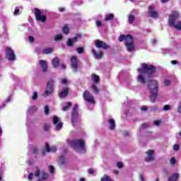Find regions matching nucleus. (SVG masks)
Returning a JSON list of instances; mask_svg holds the SVG:
<instances>
[{
	"instance_id": "f257e3e1",
	"label": "nucleus",
	"mask_w": 181,
	"mask_h": 181,
	"mask_svg": "<svg viewBox=\"0 0 181 181\" xmlns=\"http://www.w3.org/2000/svg\"><path fill=\"white\" fill-rule=\"evenodd\" d=\"M137 71L140 73L137 78V81L141 84L146 83L144 76L147 75V86L150 91V101L151 103H156V98H158V95H159V83L158 81L151 79V77H153V74L156 73V66L144 63L142 64V67L139 68Z\"/></svg>"
},
{
	"instance_id": "f03ea898",
	"label": "nucleus",
	"mask_w": 181,
	"mask_h": 181,
	"mask_svg": "<svg viewBox=\"0 0 181 181\" xmlns=\"http://www.w3.org/2000/svg\"><path fill=\"white\" fill-rule=\"evenodd\" d=\"M180 15L177 11H173L169 16V25L177 30H181V21H178Z\"/></svg>"
},
{
	"instance_id": "7ed1b4c3",
	"label": "nucleus",
	"mask_w": 181,
	"mask_h": 181,
	"mask_svg": "<svg viewBox=\"0 0 181 181\" xmlns=\"http://www.w3.org/2000/svg\"><path fill=\"white\" fill-rule=\"evenodd\" d=\"M71 119L73 127H76L77 124L80 122V119L78 118V104H75L74 105Z\"/></svg>"
},
{
	"instance_id": "20e7f679",
	"label": "nucleus",
	"mask_w": 181,
	"mask_h": 181,
	"mask_svg": "<svg viewBox=\"0 0 181 181\" xmlns=\"http://www.w3.org/2000/svg\"><path fill=\"white\" fill-rule=\"evenodd\" d=\"M54 80L53 79H49L47 83V87L45 90V93H43V97H49L50 94L53 93V91H54Z\"/></svg>"
},
{
	"instance_id": "39448f33",
	"label": "nucleus",
	"mask_w": 181,
	"mask_h": 181,
	"mask_svg": "<svg viewBox=\"0 0 181 181\" xmlns=\"http://www.w3.org/2000/svg\"><path fill=\"white\" fill-rule=\"evenodd\" d=\"M69 144L72 148H76L77 146H79L80 149L83 151V153H86V148H85L86 143L84 140L79 139L77 140L71 141Z\"/></svg>"
},
{
	"instance_id": "423d86ee",
	"label": "nucleus",
	"mask_w": 181,
	"mask_h": 181,
	"mask_svg": "<svg viewBox=\"0 0 181 181\" xmlns=\"http://www.w3.org/2000/svg\"><path fill=\"white\" fill-rule=\"evenodd\" d=\"M35 11V19L37 22H42V23H45L46 21H47V17L46 16L42 15V11L40 9L35 8H34Z\"/></svg>"
},
{
	"instance_id": "0eeeda50",
	"label": "nucleus",
	"mask_w": 181,
	"mask_h": 181,
	"mask_svg": "<svg viewBox=\"0 0 181 181\" xmlns=\"http://www.w3.org/2000/svg\"><path fill=\"white\" fill-rule=\"evenodd\" d=\"M6 57L10 62H13L16 59L15 52H13V50L9 47H6Z\"/></svg>"
},
{
	"instance_id": "6e6552de",
	"label": "nucleus",
	"mask_w": 181,
	"mask_h": 181,
	"mask_svg": "<svg viewBox=\"0 0 181 181\" xmlns=\"http://www.w3.org/2000/svg\"><path fill=\"white\" fill-rule=\"evenodd\" d=\"M95 45L97 49H103L104 50H107V49L111 47L110 45H107L105 42L99 40L95 41Z\"/></svg>"
},
{
	"instance_id": "1a4fd4ad",
	"label": "nucleus",
	"mask_w": 181,
	"mask_h": 181,
	"mask_svg": "<svg viewBox=\"0 0 181 181\" xmlns=\"http://www.w3.org/2000/svg\"><path fill=\"white\" fill-rule=\"evenodd\" d=\"M83 100L90 103V104H95V101L94 100V97L91 95V93L88 90H85L83 93Z\"/></svg>"
},
{
	"instance_id": "9d476101",
	"label": "nucleus",
	"mask_w": 181,
	"mask_h": 181,
	"mask_svg": "<svg viewBox=\"0 0 181 181\" xmlns=\"http://www.w3.org/2000/svg\"><path fill=\"white\" fill-rule=\"evenodd\" d=\"M134 43V37L132 36V38L129 39L124 44L127 47V52H134L135 50V45Z\"/></svg>"
},
{
	"instance_id": "9b49d317",
	"label": "nucleus",
	"mask_w": 181,
	"mask_h": 181,
	"mask_svg": "<svg viewBox=\"0 0 181 181\" xmlns=\"http://www.w3.org/2000/svg\"><path fill=\"white\" fill-rule=\"evenodd\" d=\"M71 66L74 70V71L76 73L78 70V62L77 61V57L72 56L71 57Z\"/></svg>"
},
{
	"instance_id": "f8f14e48",
	"label": "nucleus",
	"mask_w": 181,
	"mask_h": 181,
	"mask_svg": "<svg viewBox=\"0 0 181 181\" xmlns=\"http://www.w3.org/2000/svg\"><path fill=\"white\" fill-rule=\"evenodd\" d=\"M148 15L151 16V18L154 19H156V18L159 16V13L155 10V7L153 6H148Z\"/></svg>"
},
{
	"instance_id": "ddd939ff",
	"label": "nucleus",
	"mask_w": 181,
	"mask_h": 181,
	"mask_svg": "<svg viewBox=\"0 0 181 181\" xmlns=\"http://www.w3.org/2000/svg\"><path fill=\"white\" fill-rule=\"evenodd\" d=\"M147 157L145 158L146 162H152L155 160V157L153 155H155V151L153 150H148L146 152Z\"/></svg>"
},
{
	"instance_id": "4468645a",
	"label": "nucleus",
	"mask_w": 181,
	"mask_h": 181,
	"mask_svg": "<svg viewBox=\"0 0 181 181\" xmlns=\"http://www.w3.org/2000/svg\"><path fill=\"white\" fill-rule=\"evenodd\" d=\"M49 177H50L49 173L45 171H42L41 176L38 177L37 181H46L49 180Z\"/></svg>"
},
{
	"instance_id": "2eb2a0df",
	"label": "nucleus",
	"mask_w": 181,
	"mask_h": 181,
	"mask_svg": "<svg viewBox=\"0 0 181 181\" xmlns=\"http://www.w3.org/2000/svg\"><path fill=\"white\" fill-rule=\"evenodd\" d=\"M132 39V35L128 34L127 35H121L119 37V42H124V45L127 43V42L129 40Z\"/></svg>"
},
{
	"instance_id": "dca6fc26",
	"label": "nucleus",
	"mask_w": 181,
	"mask_h": 181,
	"mask_svg": "<svg viewBox=\"0 0 181 181\" xmlns=\"http://www.w3.org/2000/svg\"><path fill=\"white\" fill-rule=\"evenodd\" d=\"M69 95V88H64L59 93V98H66Z\"/></svg>"
},
{
	"instance_id": "f3484780",
	"label": "nucleus",
	"mask_w": 181,
	"mask_h": 181,
	"mask_svg": "<svg viewBox=\"0 0 181 181\" xmlns=\"http://www.w3.org/2000/svg\"><path fill=\"white\" fill-rule=\"evenodd\" d=\"M40 66H41L42 69V71L43 73H47V62L43 59L40 60L39 62Z\"/></svg>"
},
{
	"instance_id": "a211bd4d",
	"label": "nucleus",
	"mask_w": 181,
	"mask_h": 181,
	"mask_svg": "<svg viewBox=\"0 0 181 181\" xmlns=\"http://www.w3.org/2000/svg\"><path fill=\"white\" fill-rule=\"evenodd\" d=\"M45 151L48 153L57 152V148L55 146L50 147L48 143H45Z\"/></svg>"
},
{
	"instance_id": "6ab92c4d",
	"label": "nucleus",
	"mask_w": 181,
	"mask_h": 181,
	"mask_svg": "<svg viewBox=\"0 0 181 181\" xmlns=\"http://www.w3.org/2000/svg\"><path fill=\"white\" fill-rule=\"evenodd\" d=\"M92 53L94 56L95 58H96L98 60H99L100 59H101V57H103V52H97V51H95V49L92 48Z\"/></svg>"
},
{
	"instance_id": "aec40b11",
	"label": "nucleus",
	"mask_w": 181,
	"mask_h": 181,
	"mask_svg": "<svg viewBox=\"0 0 181 181\" xmlns=\"http://www.w3.org/2000/svg\"><path fill=\"white\" fill-rule=\"evenodd\" d=\"M52 64L54 69H57L60 66V59L59 57H55L52 61Z\"/></svg>"
},
{
	"instance_id": "412c9836",
	"label": "nucleus",
	"mask_w": 181,
	"mask_h": 181,
	"mask_svg": "<svg viewBox=\"0 0 181 181\" xmlns=\"http://www.w3.org/2000/svg\"><path fill=\"white\" fill-rule=\"evenodd\" d=\"M107 122H109L110 124V129L111 131H114V129H115V119H109L107 120Z\"/></svg>"
},
{
	"instance_id": "4be33fe9",
	"label": "nucleus",
	"mask_w": 181,
	"mask_h": 181,
	"mask_svg": "<svg viewBox=\"0 0 181 181\" xmlns=\"http://www.w3.org/2000/svg\"><path fill=\"white\" fill-rule=\"evenodd\" d=\"M178 179H179V174L175 173L172 176L169 177L168 181H177Z\"/></svg>"
},
{
	"instance_id": "5701e85b",
	"label": "nucleus",
	"mask_w": 181,
	"mask_h": 181,
	"mask_svg": "<svg viewBox=\"0 0 181 181\" xmlns=\"http://www.w3.org/2000/svg\"><path fill=\"white\" fill-rule=\"evenodd\" d=\"M81 37H83L81 34L78 33V34H76L75 37H74L72 38V40H73L74 43H76V42H78V39H81Z\"/></svg>"
},
{
	"instance_id": "b1692460",
	"label": "nucleus",
	"mask_w": 181,
	"mask_h": 181,
	"mask_svg": "<svg viewBox=\"0 0 181 181\" xmlns=\"http://www.w3.org/2000/svg\"><path fill=\"white\" fill-rule=\"evenodd\" d=\"M92 78L95 84L100 83V76L98 75L92 74Z\"/></svg>"
},
{
	"instance_id": "393cba45",
	"label": "nucleus",
	"mask_w": 181,
	"mask_h": 181,
	"mask_svg": "<svg viewBox=\"0 0 181 181\" xmlns=\"http://www.w3.org/2000/svg\"><path fill=\"white\" fill-rule=\"evenodd\" d=\"M114 19V14L113 13H110L107 14L105 18V22H108V21H112Z\"/></svg>"
},
{
	"instance_id": "a878e982",
	"label": "nucleus",
	"mask_w": 181,
	"mask_h": 181,
	"mask_svg": "<svg viewBox=\"0 0 181 181\" xmlns=\"http://www.w3.org/2000/svg\"><path fill=\"white\" fill-rule=\"evenodd\" d=\"M91 88L95 94H98V93H100V89L97 88L95 83L91 85Z\"/></svg>"
},
{
	"instance_id": "bb28decb",
	"label": "nucleus",
	"mask_w": 181,
	"mask_h": 181,
	"mask_svg": "<svg viewBox=\"0 0 181 181\" xmlns=\"http://www.w3.org/2000/svg\"><path fill=\"white\" fill-rule=\"evenodd\" d=\"M128 19H129V23L130 25H132L134 23V21H135V16L134 14H129Z\"/></svg>"
},
{
	"instance_id": "cd10ccee",
	"label": "nucleus",
	"mask_w": 181,
	"mask_h": 181,
	"mask_svg": "<svg viewBox=\"0 0 181 181\" xmlns=\"http://www.w3.org/2000/svg\"><path fill=\"white\" fill-rule=\"evenodd\" d=\"M62 32H63V33H64V35H69V33H70V30L69 29V25H65L62 28Z\"/></svg>"
},
{
	"instance_id": "c85d7f7f",
	"label": "nucleus",
	"mask_w": 181,
	"mask_h": 181,
	"mask_svg": "<svg viewBox=\"0 0 181 181\" xmlns=\"http://www.w3.org/2000/svg\"><path fill=\"white\" fill-rule=\"evenodd\" d=\"M43 54H49V53H53V48H46L42 50Z\"/></svg>"
},
{
	"instance_id": "c756f323",
	"label": "nucleus",
	"mask_w": 181,
	"mask_h": 181,
	"mask_svg": "<svg viewBox=\"0 0 181 181\" xmlns=\"http://www.w3.org/2000/svg\"><path fill=\"white\" fill-rule=\"evenodd\" d=\"M73 45H74V42L73 41V39L69 38L66 42V46H68V47H73Z\"/></svg>"
},
{
	"instance_id": "7c9ffc66",
	"label": "nucleus",
	"mask_w": 181,
	"mask_h": 181,
	"mask_svg": "<svg viewBox=\"0 0 181 181\" xmlns=\"http://www.w3.org/2000/svg\"><path fill=\"white\" fill-rule=\"evenodd\" d=\"M69 107H71V102H68L67 104H66V105H65V106H64V107H62V111H67V110H69Z\"/></svg>"
},
{
	"instance_id": "2f4dec72",
	"label": "nucleus",
	"mask_w": 181,
	"mask_h": 181,
	"mask_svg": "<svg viewBox=\"0 0 181 181\" xmlns=\"http://www.w3.org/2000/svg\"><path fill=\"white\" fill-rule=\"evenodd\" d=\"M36 171H35V176L36 177H39V176H40V169H39V167L38 166H37L36 167Z\"/></svg>"
},
{
	"instance_id": "473e14b6",
	"label": "nucleus",
	"mask_w": 181,
	"mask_h": 181,
	"mask_svg": "<svg viewBox=\"0 0 181 181\" xmlns=\"http://www.w3.org/2000/svg\"><path fill=\"white\" fill-rule=\"evenodd\" d=\"M59 161H60L61 165H66V160H65V158H64V156H62L59 158Z\"/></svg>"
},
{
	"instance_id": "72a5a7b5",
	"label": "nucleus",
	"mask_w": 181,
	"mask_h": 181,
	"mask_svg": "<svg viewBox=\"0 0 181 181\" xmlns=\"http://www.w3.org/2000/svg\"><path fill=\"white\" fill-rule=\"evenodd\" d=\"M63 39V35H57L54 37V40L56 42H59V40H62Z\"/></svg>"
},
{
	"instance_id": "f704fd0d",
	"label": "nucleus",
	"mask_w": 181,
	"mask_h": 181,
	"mask_svg": "<svg viewBox=\"0 0 181 181\" xmlns=\"http://www.w3.org/2000/svg\"><path fill=\"white\" fill-rule=\"evenodd\" d=\"M62 128H63V123L59 122L56 125V129L57 131H60V129H62Z\"/></svg>"
},
{
	"instance_id": "c9c22d12",
	"label": "nucleus",
	"mask_w": 181,
	"mask_h": 181,
	"mask_svg": "<svg viewBox=\"0 0 181 181\" xmlns=\"http://www.w3.org/2000/svg\"><path fill=\"white\" fill-rule=\"evenodd\" d=\"M49 129H50V124H49L47 123H45L44 124V131L47 132V131H49Z\"/></svg>"
},
{
	"instance_id": "e433bc0d",
	"label": "nucleus",
	"mask_w": 181,
	"mask_h": 181,
	"mask_svg": "<svg viewBox=\"0 0 181 181\" xmlns=\"http://www.w3.org/2000/svg\"><path fill=\"white\" fill-rule=\"evenodd\" d=\"M76 52L79 54H82V53H84V48H83V47H78V48H76Z\"/></svg>"
},
{
	"instance_id": "4c0bfd02",
	"label": "nucleus",
	"mask_w": 181,
	"mask_h": 181,
	"mask_svg": "<svg viewBox=\"0 0 181 181\" xmlns=\"http://www.w3.org/2000/svg\"><path fill=\"white\" fill-rule=\"evenodd\" d=\"M59 122V117L57 116H54L53 118V124L56 125Z\"/></svg>"
},
{
	"instance_id": "58836bf2",
	"label": "nucleus",
	"mask_w": 181,
	"mask_h": 181,
	"mask_svg": "<svg viewBox=\"0 0 181 181\" xmlns=\"http://www.w3.org/2000/svg\"><path fill=\"white\" fill-rule=\"evenodd\" d=\"M163 111H169L170 110V105H165L163 107Z\"/></svg>"
},
{
	"instance_id": "ea45409f",
	"label": "nucleus",
	"mask_w": 181,
	"mask_h": 181,
	"mask_svg": "<svg viewBox=\"0 0 181 181\" xmlns=\"http://www.w3.org/2000/svg\"><path fill=\"white\" fill-rule=\"evenodd\" d=\"M117 166L119 169H122V168H124V163H122V162H117Z\"/></svg>"
},
{
	"instance_id": "a19ab883",
	"label": "nucleus",
	"mask_w": 181,
	"mask_h": 181,
	"mask_svg": "<svg viewBox=\"0 0 181 181\" xmlns=\"http://www.w3.org/2000/svg\"><path fill=\"white\" fill-rule=\"evenodd\" d=\"M49 172L52 175L54 173V167L53 165H49Z\"/></svg>"
},
{
	"instance_id": "79ce46f5",
	"label": "nucleus",
	"mask_w": 181,
	"mask_h": 181,
	"mask_svg": "<svg viewBox=\"0 0 181 181\" xmlns=\"http://www.w3.org/2000/svg\"><path fill=\"white\" fill-rule=\"evenodd\" d=\"M44 112L46 115H49V106H47V105L45 106V112Z\"/></svg>"
},
{
	"instance_id": "37998d69",
	"label": "nucleus",
	"mask_w": 181,
	"mask_h": 181,
	"mask_svg": "<svg viewBox=\"0 0 181 181\" xmlns=\"http://www.w3.org/2000/svg\"><path fill=\"white\" fill-rule=\"evenodd\" d=\"M170 164L175 165L176 164V158L175 157H172L170 159Z\"/></svg>"
},
{
	"instance_id": "c03bdc74",
	"label": "nucleus",
	"mask_w": 181,
	"mask_h": 181,
	"mask_svg": "<svg viewBox=\"0 0 181 181\" xmlns=\"http://www.w3.org/2000/svg\"><path fill=\"white\" fill-rule=\"evenodd\" d=\"M33 176H34L33 173H30L28 177V180L32 181V180L33 179Z\"/></svg>"
},
{
	"instance_id": "a18cd8bd",
	"label": "nucleus",
	"mask_w": 181,
	"mask_h": 181,
	"mask_svg": "<svg viewBox=\"0 0 181 181\" xmlns=\"http://www.w3.org/2000/svg\"><path fill=\"white\" fill-rule=\"evenodd\" d=\"M95 23H96L97 28H100V26L103 25V23H102L101 21H97L95 22Z\"/></svg>"
},
{
	"instance_id": "49530a36",
	"label": "nucleus",
	"mask_w": 181,
	"mask_h": 181,
	"mask_svg": "<svg viewBox=\"0 0 181 181\" xmlns=\"http://www.w3.org/2000/svg\"><path fill=\"white\" fill-rule=\"evenodd\" d=\"M180 148V147L179 146L178 144H175V145L173 146V149H174V151H179Z\"/></svg>"
},
{
	"instance_id": "de8ad7c7",
	"label": "nucleus",
	"mask_w": 181,
	"mask_h": 181,
	"mask_svg": "<svg viewBox=\"0 0 181 181\" xmlns=\"http://www.w3.org/2000/svg\"><path fill=\"white\" fill-rule=\"evenodd\" d=\"M164 84H165V86H166V87H168V86H170V81L165 80L164 81Z\"/></svg>"
},
{
	"instance_id": "09e8293b",
	"label": "nucleus",
	"mask_w": 181,
	"mask_h": 181,
	"mask_svg": "<svg viewBox=\"0 0 181 181\" xmlns=\"http://www.w3.org/2000/svg\"><path fill=\"white\" fill-rule=\"evenodd\" d=\"M33 100L35 101L37 98V92H35L32 97Z\"/></svg>"
},
{
	"instance_id": "8fccbe9b",
	"label": "nucleus",
	"mask_w": 181,
	"mask_h": 181,
	"mask_svg": "<svg viewBox=\"0 0 181 181\" xmlns=\"http://www.w3.org/2000/svg\"><path fill=\"white\" fill-rule=\"evenodd\" d=\"M28 40H29V42H30V43H33V42H35V37H33L32 36H29Z\"/></svg>"
},
{
	"instance_id": "3c124183",
	"label": "nucleus",
	"mask_w": 181,
	"mask_h": 181,
	"mask_svg": "<svg viewBox=\"0 0 181 181\" xmlns=\"http://www.w3.org/2000/svg\"><path fill=\"white\" fill-rule=\"evenodd\" d=\"M62 84H67L68 81L66 78H62L61 81Z\"/></svg>"
},
{
	"instance_id": "603ef678",
	"label": "nucleus",
	"mask_w": 181,
	"mask_h": 181,
	"mask_svg": "<svg viewBox=\"0 0 181 181\" xmlns=\"http://www.w3.org/2000/svg\"><path fill=\"white\" fill-rule=\"evenodd\" d=\"M142 127L145 129L148 128V127H149V124L148 123H144L142 124Z\"/></svg>"
},
{
	"instance_id": "864d4df0",
	"label": "nucleus",
	"mask_w": 181,
	"mask_h": 181,
	"mask_svg": "<svg viewBox=\"0 0 181 181\" xmlns=\"http://www.w3.org/2000/svg\"><path fill=\"white\" fill-rule=\"evenodd\" d=\"M160 120H155L154 122H153V124H155V125H156V126H158V125H159L160 124Z\"/></svg>"
},
{
	"instance_id": "5fc2aeb1",
	"label": "nucleus",
	"mask_w": 181,
	"mask_h": 181,
	"mask_svg": "<svg viewBox=\"0 0 181 181\" xmlns=\"http://www.w3.org/2000/svg\"><path fill=\"white\" fill-rule=\"evenodd\" d=\"M88 173H89L90 175L94 174V170H93V168H89V169H88Z\"/></svg>"
},
{
	"instance_id": "6e6d98bb",
	"label": "nucleus",
	"mask_w": 181,
	"mask_h": 181,
	"mask_svg": "<svg viewBox=\"0 0 181 181\" xmlns=\"http://www.w3.org/2000/svg\"><path fill=\"white\" fill-rule=\"evenodd\" d=\"M141 111H148V107L146 106H143L141 107Z\"/></svg>"
},
{
	"instance_id": "4d7b16f0",
	"label": "nucleus",
	"mask_w": 181,
	"mask_h": 181,
	"mask_svg": "<svg viewBox=\"0 0 181 181\" xmlns=\"http://www.w3.org/2000/svg\"><path fill=\"white\" fill-rule=\"evenodd\" d=\"M177 111L180 114H181V101L180 102V105L177 108Z\"/></svg>"
},
{
	"instance_id": "13d9d810",
	"label": "nucleus",
	"mask_w": 181,
	"mask_h": 181,
	"mask_svg": "<svg viewBox=\"0 0 181 181\" xmlns=\"http://www.w3.org/2000/svg\"><path fill=\"white\" fill-rule=\"evenodd\" d=\"M19 12H20V10L19 9H16L15 11H14V15H18V13H19Z\"/></svg>"
},
{
	"instance_id": "bf43d9fd",
	"label": "nucleus",
	"mask_w": 181,
	"mask_h": 181,
	"mask_svg": "<svg viewBox=\"0 0 181 181\" xmlns=\"http://www.w3.org/2000/svg\"><path fill=\"white\" fill-rule=\"evenodd\" d=\"M123 135H124V136H128V135H129V132H123Z\"/></svg>"
},
{
	"instance_id": "052dcab7",
	"label": "nucleus",
	"mask_w": 181,
	"mask_h": 181,
	"mask_svg": "<svg viewBox=\"0 0 181 181\" xmlns=\"http://www.w3.org/2000/svg\"><path fill=\"white\" fill-rule=\"evenodd\" d=\"M156 42H157L156 39L151 40L152 45H155L156 43Z\"/></svg>"
},
{
	"instance_id": "680f3d73",
	"label": "nucleus",
	"mask_w": 181,
	"mask_h": 181,
	"mask_svg": "<svg viewBox=\"0 0 181 181\" xmlns=\"http://www.w3.org/2000/svg\"><path fill=\"white\" fill-rule=\"evenodd\" d=\"M61 67H62V69L63 70H66V64H62L61 65Z\"/></svg>"
},
{
	"instance_id": "e2e57ef3",
	"label": "nucleus",
	"mask_w": 181,
	"mask_h": 181,
	"mask_svg": "<svg viewBox=\"0 0 181 181\" xmlns=\"http://www.w3.org/2000/svg\"><path fill=\"white\" fill-rule=\"evenodd\" d=\"M140 180H141V181H145V180H144V175H142V174L140 175Z\"/></svg>"
},
{
	"instance_id": "0e129e2a",
	"label": "nucleus",
	"mask_w": 181,
	"mask_h": 181,
	"mask_svg": "<svg viewBox=\"0 0 181 181\" xmlns=\"http://www.w3.org/2000/svg\"><path fill=\"white\" fill-rule=\"evenodd\" d=\"M64 9H65L64 8L60 7V8H59V12H64Z\"/></svg>"
},
{
	"instance_id": "69168bd1",
	"label": "nucleus",
	"mask_w": 181,
	"mask_h": 181,
	"mask_svg": "<svg viewBox=\"0 0 181 181\" xmlns=\"http://www.w3.org/2000/svg\"><path fill=\"white\" fill-rule=\"evenodd\" d=\"M162 4H166V2H168L169 0H160Z\"/></svg>"
},
{
	"instance_id": "338daca9",
	"label": "nucleus",
	"mask_w": 181,
	"mask_h": 181,
	"mask_svg": "<svg viewBox=\"0 0 181 181\" xmlns=\"http://www.w3.org/2000/svg\"><path fill=\"white\" fill-rule=\"evenodd\" d=\"M171 63L172 64H177V61L173 60Z\"/></svg>"
},
{
	"instance_id": "774afa93",
	"label": "nucleus",
	"mask_w": 181,
	"mask_h": 181,
	"mask_svg": "<svg viewBox=\"0 0 181 181\" xmlns=\"http://www.w3.org/2000/svg\"><path fill=\"white\" fill-rule=\"evenodd\" d=\"M163 173L168 174V169L165 168V169L163 170Z\"/></svg>"
}]
</instances>
